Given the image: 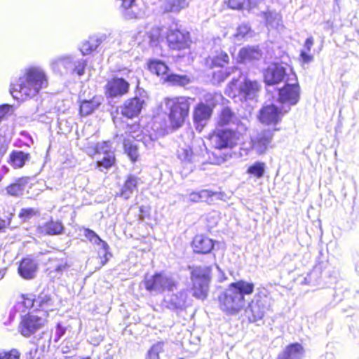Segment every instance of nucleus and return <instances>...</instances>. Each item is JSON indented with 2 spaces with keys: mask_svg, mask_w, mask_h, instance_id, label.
Segmentation results:
<instances>
[{
  "mask_svg": "<svg viewBox=\"0 0 359 359\" xmlns=\"http://www.w3.org/2000/svg\"><path fill=\"white\" fill-rule=\"evenodd\" d=\"M255 290V284L244 280L229 283L217 296L218 308L226 316L238 315L245 307V296L251 295Z\"/></svg>",
  "mask_w": 359,
  "mask_h": 359,
  "instance_id": "nucleus-1",
  "label": "nucleus"
},
{
  "mask_svg": "<svg viewBox=\"0 0 359 359\" xmlns=\"http://www.w3.org/2000/svg\"><path fill=\"white\" fill-rule=\"evenodd\" d=\"M48 86L47 78L41 70L31 67L11 85L10 92L18 101H24L36 95Z\"/></svg>",
  "mask_w": 359,
  "mask_h": 359,
  "instance_id": "nucleus-2",
  "label": "nucleus"
},
{
  "mask_svg": "<svg viewBox=\"0 0 359 359\" xmlns=\"http://www.w3.org/2000/svg\"><path fill=\"white\" fill-rule=\"evenodd\" d=\"M191 98L187 96L168 97L163 100L169 121V128L176 131L188 120L191 108Z\"/></svg>",
  "mask_w": 359,
  "mask_h": 359,
  "instance_id": "nucleus-3",
  "label": "nucleus"
},
{
  "mask_svg": "<svg viewBox=\"0 0 359 359\" xmlns=\"http://www.w3.org/2000/svg\"><path fill=\"white\" fill-rule=\"evenodd\" d=\"M205 138L211 150H231L238 145L241 133L229 128H216Z\"/></svg>",
  "mask_w": 359,
  "mask_h": 359,
  "instance_id": "nucleus-4",
  "label": "nucleus"
},
{
  "mask_svg": "<svg viewBox=\"0 0 359 359\" xmlns=\"http://www.w3.org/2000/svg\"><path fill=\"white\" fill-rule=\"evenodd\" d=\"M87 153L92 158L103 155L95 161V167L100 171H107L117 165L116 151L112 148L110 140H104L88 147Z\"/></svg>",
  "mask_w": 359,
  "mask_h": 359,
  "instance_id": "nucleus-5",
  "label": "nucleus"
},
{
  "mask_svg": "<svg viewBox=\"0 0 359 359\" xmlns=\"http://www.w3.org/2000/svg\"><path fill=\"white\" fill-rule=\"evenodd\" d=\"M230 62L228 53L221 48L215 50L212 55L207 56L204 60V66L207 69L213 71L212 79L217 83L223 82L230 75L227 66Z\"/></svg>",
  "mask_w": 359,
  "mask_h": 359,
  "instance_id": "nucleus-6",
  "label": "nucleus"
},
{
  "mask_svg": "<svg viewBox=\"0 0 359 359\" xmlns=\"http://www.w3.org/2000/svg\"><path fill=\"white\" fill-rule=\"evenodd\" d=\"M272 297L266 289L259 290L248 304L245 314L250 323L262 320L267 311L271 309Z\"/></svg>",
  "mask_w": 359,
  "mask_h": 359,
  "instance_id": "nucleus-7",
  "label": "nucleus"
},
{
  "mask_svg": "<svg viewBox=\"0 0 359 359\" xmlns=\"http://www.w3.org/2000/svg\"><path fill=\"white\" fill-rule=\"evenodd\" d=\"M47 321L46 315L41 316L39 311L33 310L20 316L18 331L24 337L29 338L43 328Z\"/></svg>",
  "mask_w": 359,
  "mask_h": 359,
  "instance_id": "nucleus-8",
  "label": "nucleus"
},
{
  "mask_svg": "<svg viewBox=\"0 0 359 359\" xmlns=\"http://www.w3.org/2000/svg\"><path fill=\"white\" fill-rule=\"evenodd\" d=\"M165 41L168 48L172 51L190 52L192 43L190 33L179 28H169L165 33Z\"/></svg>",
  "mask_w": 359,
  "mask_h": 359,
  "instance_id": "nucleus-9",
  "label": "nucleus"
},
{
  "mask_svg": "<svg viewBox=\"0 0 359 359\" xmlns=\"http://www.w3.org/2000/svg\"><path fill=\"white\" fill-rule=\"evenodd\" d=\"M216 106L213 95H209L205 102L201 101L194 106L192 118L196 130H202L211 118Z\"/></svg>",
  "mask_w": 359,
  "mask_h": 359,
  "instance_id": "nucleus-10",
  "label": "nucleus"
},
{
  "mask_svg": "<svg viewBox=\"0 0 359 359\" xmlns=\"http://www.w3.org/2000/svg\"><path fill=\"white\" fill-rule=\"evenodd\" d=\"M143 285L147 291L156 293L172 292L177 286L175 280L165 276L163 272H156L152 276H145Z\"/></svg>",
  "mask_w": 359,
  "mask_h": 359,
  "instance_id": "nucleus-11",
  "label": "nucleus"
},
{
  "mask_svg": "<svg viewBox=\"0 0 359 359\" xmlns=\"http://www.w3.org/2000/svg\"><path fill=\"white\" fill-rule=\"evenodd\" d=\"M70 267L67 257L58 253L48 258L45 273L51 281L55 282L61 279L63 275L69 271Z\"/></svg>",
  "mask_w": 359,
  "mask_h": 359,
  "instance_id": "nucleus-12",
  "label": "nucleus"
},
{
  "mask_svg": "<svg viewBox=\"0 0 359 359\" xmlns=\"http://www.w3.org/2000/svg\"><path fill=\"white\" fill-rule=\"evenodd\" d=\"M191 280L193 297L198 299H205L209 293L211 280L210 274L202 272L200 269H196L191 271Z\"/></svg>",
  "mask_w": 359,
  "mask_h": 359,
  "instance_id": "nucleus-13",
  "label": "nucleus"
},
{
  "mask_svg": "<svg viewBox=\"0 0 359 359\" xmlns=\"http://www.w3.org/2000/svg\"><path fill=\"white\" fill-rule=\"evenodd\" d=\"M292 83L287 81L278 90V102L282 104L295 105L300 99V86L296 74H294Z\"/></svg>",
  "mask_w": 359,
  "mask_h": 359,
  "instance_id": "nucleus-14",
  "label": "nucleus"
},
{
  "mask_svg": "<svg viewBox=\"0 0 359 359\" xmlns=\"http://www.w3.org/2000/svg\"><path fill=\"white\" fill-rule=\"evenodd\" d=\"M287 111L288 110H283L274 104H266L260 109L258 119L263 125L276 128V126L281 122L283 116Z\"/></svg>",
  "mask_w": 359,
  "mask_h": 359,
  "instance_id": "nucleus-15",
  "label": "nucleus"
},
{
  "mask_svg": "<svg viewBox=\"0 0 359 359\" xmlns=\"http://www.w3.org/2000/svg\"><path fill=\"white\" fill-rule=\"evenodd\" d=\"M130 90V83L123 78L113 76L107 81L104 91L107 98L121 97L127 95Z\"/></svg>",
  "mask_w": 359,
  "mask_h": 359,
  "instance_id": "nucleus-16",
  "label": "nucleus"
},
{
  "mask_svg": "<svg viewBox=\"0 0 359 359\" xmlns=\"http://www.w3.org/2000/svg\"><path fill=\"white\" fill-rule=\"evenodd\" d=\"M286 69L278 62H273L263 71V81L266 86L278 85L285 81Z\"/></svg>",
  "mask_w": 359,
  "mask_h": 359,
  "instance_id": "nucleus-17",
  "label": "nucleus"
},
{
  "mask_svg": "<svg viewBox=\"0 0 359 359\" xmlns=\"http://www.w3.org/2000/svg\"><path fill=\"white\" fill-rule=\"evenodd\" d=\"M145 104V100L138 96L128 98L120 107L121 114L128 119L137 118Z\"/></svg>",
  "mask_w": 359,
  "mask_h": 359,
  "instance_id": "nucleus-18",
  "label": "nucleus"
},
{
  "mask_svg": "<svg viewBox=\"0 0 359 359\" xmlns=\"http://www.w3.org/2000/svg\"><path fill=\"white\" fill-rule=\"evenodd\" d=\"M119 10L126 20H137L144 14L141 0H120Z\"/></svg>",
  "mask_w": 359,
  "mask_h": 359,
  "instance_id": "nucleus-19",
  "label": "nucleus"
},
{
  "mask_svg": "<svg viewBox=\"0 0 359 359\" xmlns=\"http://www.w3.org/2000/svg\"><path fill=\"white\" fill-rule=\"evenodd\" d=\"M215 241L205 234H196L194 236L191 247L193 252L197 255H207L212 252Z\"/></svg>",
  "mask_w": 359,
  "mask_h": 359,
  "instance_id": "nucleus-20",
  "label": "nucleus"
},
{
  "mask_svg": "<svg viewBox=\"0 0 359 359\" xmlns=\"http://www.w3.org/2000/svg\"><path fill=\"white\" fill-rule=\"evenodd\" d=\"M39 234L46 236H59L64 233L65 227L63 222L60 219L50 217L36 228Z\"/></svg>",
  "mask_w": 359,
  "mask_h": 359,
  "instance_id": "nucleus-21",
  "label": "nucleus"
},
{
  "mask_svg": "<svg viewBox=\"0 0 359 359\" xmlns=\"http://www.w3.org/2000/svg\"><path fill=\"white\" fill-rule=\"evenodd\" d=\"M146 69L152 75L165 80L170 72L168 65L163 60L156 58H150L147 61Z\"/></svg>",
  "mask_w": 359,
  "mask_h": 359,
  "instance_id": "nucleus-22",
  "label": "nucleus"
},
{
  "mask_svg": "<svg viewBox=\"0 0 359 359\" xmlns=\"http://www.w3.org/2000/svg\"><path fill=\"white\" fill-rule=\"evenodd\" d=\"M84 236L91 243L95 245H101L104 251L103 257H101V264L104 265L109 260L111 253L109 252V246L108 243L102 240L93 230L85 228L83 229Z\"/></svg>",
  "mask_w": 359,
  "mask_h": 359,
  "instance_id": "nucleus-23",
  "label": "nucleus"
},
{
  "mask_svg": "<svg viewBox=\"0 0 359 359\" xmlns=\"http://www.w3.org/2000/svg\"><path fill=\"white\" fill-rule=\"evenodd\" d=\"M103 97L102 95H95L90 100L79 101V115L86 116L93 113L102 104Z\"/></svg>",
  "mask_w": 359,
  "mask_h": 359,
  "instance_id": "nucleus-24",
  "label": "nucleus"
},
{
  "mask_svg": "<svg viewBox=\"0 0 359 359\" xmlns=\"http://www.w3.org/2000/svg\"><path fill=\"white\" fill-rule=\"evenodd\" d=\"M278 130H280V128H273L272 130H264L257 135L253 142V145L261 152L265 151L272 141L273 133Z\"/></svg>",
  "mask_w": 359,
  "mask_h": 359,
  "instance_id": "nucleus-25",
  "label": "nucleus"
},
{
  "mask_svg": "<svg viewBox=\"0 0 359 359\" xmlns=\"http://www.w3.org/2000/svg\"><path fill=\"white\" fill-rule=\"evenodd\" d=\"M304 354L303 346L297 342L292 343L285 346L278 355L277 359H301Z\"/></svg>",
  "mask_w": 359,
  "mask_h": 359,
  "instance_id": "nucleus-26",
  "label": "nucleus"
},
{
  "mask_svg": "<svg viewBox=\"0 0 359 359\" xmlns=\"http://www.w3.org/2000/svg\"><path fill=\"white\" fill-rule=\"evenodd\" d=\"M140 182L141 180L140 177L131 174L128 175L117 196L124 199H128L132 194L137 189V186Z\"/></svg>",
  "mask_w": 359,
  "mask_h": 359,
  "instance_id": "nucleus-27",
  "label": "nucleus"
},
{
  "mask_svg": "<svg viewBox=\"0 0 359 359\" xmlns=\"http://www.w3.org/2000/svg\"><path fill=\"white\" fill-rule=\"evenodd\" d=\"M37 269V264L33 259L25 257L20 262L18 273L25 279H32L34 278Z\"/></svg>",
  "mask_w": 359,
  "mask_h": 359,
  "instance_id": "nucleus-28",
  "label": "nucleus"
},
{
  "mask_svg": "<svg viewBox=\"0 0 359 359\" xmlns=\"http://www.w3.org/2000/svg\"><path fill=\"white\" fill-rule=\"evenodd\" d=\"M261 88V85L258 81L245 78L243 80V102L256 96Z\"/></svg>",
  "mask_w": 359,
  "mask_h": 359,
  "instance_id": "nucleus-29",
  "label": "nucleus"
},
{
  "mask_svg": "<svg viewBox=\"0 0 359 359\" xmlns=\"http://www.w3.org/2000/svg\"><path fill=\"white\" fill-rule=\"evenodd\" d=\"M225 93L233 100L243 102V81L233 79L226 86Z\"/></svg>",
  "mask_w": 359,
  "mask_h": 359,
  "instance_id": "nucleus-30",
  "label": "nucleus"
},
{
  "mask_svg": "<svg viewBox=\"0 0 359 359\" xmlns=\"http://www.w3.org/2000/svg\"><path fill=\"white\" fill-rule=\"evenodd\" d=\"M235 119H236V115L233 110L228 106L224 107L217 114V126L219 128H225L233 123Z\"/></svg>",
  "mask_w": 359,
  "mask_h": 359,
  "instance_id": "nucleus-31",
  "label": "nucleus"
},
{
  "mask_svg": "<svg viewBox=\"0 0 359 359\" xmlns=\"http://www.w3.org/2000/svg\"><path fill=\"white\" fill-rule=\"evenodd\" d=\"M218 194L217 191H213L209 189H202L200 191H194L189 194V200L192 203H202L205 202L210 203L212 198Z\"/></svg>",
  "mask_w": 359,
  "mask_h": 359,
  "instance_id": "nucleus-32",
  "label": "nucleus"
},
{
  "mask_svg": "<svg viewBox=\"0 0 359 359\" xmlns=\"http://www.w3.org/2000/svg\"><path fill=\"white\" fill-rule=\"evenodd\" d=\"M29 180V177L27 176L16 179L13 183L6 187V190L7 194L12 196H18L22 194Z\"/></svg>",
  "mask_w": 359,
  "mask_h": 359,
  "instance_id": "nucleus-33",
  "label": "nucleus"
},
{
  "mask_svg": "<svg viewBox=\"0 0 359 359\" xmlns=\"http://www.w3.org/2000/svg\"><path fill=\"white\" fill-rule=\"evenodd\" d=\"M30 160V154L22 151H13L9 155L8 163L14 168H22Z\"/></svg>",
  "mask_w": 359,
  "mask_h": 359,
  "instance_id": "nucleus-34",
  "label": "nucleus"
},
{
  "mask_svg": "<svg viewBox=\"0 0 359 359\" xmlns=\"http://www.w3.org/2000/svg\"><path fill=\"white\" fill-rule=\"evenodd\" d=\"M135 141L130 138L123 139V151L133 163L137 161L139 159L138 146L135 143Z\"/></svg>",
  "mask_w": 359,
  "mask_h": 359,
  "instance_id": "nucleus-35",
  "label": "nucleus"
},
{
  "mask_svg": "<svg viewBox=\"0 0 359 359\" xmlns=\"http://www.w3.org/2000/svg\"><path fill=\"white\" fill-rule=\"evenodd\" d=\"M144 135L143 128L139 121L126 125L125 137L123 138H130L133 140H140Z\"/></svg>",
  "mask_w": 359,
  "mask_h": 359,
  "instance_id": "nucleus-36",
  "label": "nucleus"
},
{
  "mask_svg": "<svg viewBox=\"0 0 359 359\" xmlns=\"http://www.w3.org/2000/svg\"><path fill=\"white\" fill-rule=\"evenodd\" d=\"M39 308L34 309V311H39V313L41 316L46 315V319H47L49 312L53 311V300L50 295L39 297Z\"/></svg>",
  "mask_w": 359,
  "mask_h": 359,
  "instance_id": "nucleus-37",
  "label": "nucleus"
},
{
  "mask_svg": "<svg viewBox=\"0 0 359 359\" xmlns=\"http://www.w3.org/2000/svg\"><path fill=\"white\" fill-rule=\"evenodd\" d=\"M164 82L172 86H184L189 84L191 80L187 75L168 73L167 76L165 77Z\"/></svg>",
  "mask_w": 359,
  "mask_h": 359,
  "instance_id": "nucleus-38",
  "label": "nucleus"
},
{
  "mask_svg": "<svg viewBox=\"0 0 359 359\" xmlns=\"http://www.w3.org/2000/svg\"><path fill=\"white\" fill-rule=\"evenodd\" d=\"M256 5L255 0H228V6L233 10H250Z\"/></svg>",
  "mask_w": 359,
  "mask_h": 359,
  "instance_id": "nucleus-39",
  "label": "nucleus"
},
{
  "mask_svg": "<svg viewBox=\"0 0 359 359\" xmlns=\"http://www.w3.org/2000/svg\"><path fill=\"white\" fill-rule=\"evenodd\" d=\"M186 0H165L164 11L165 12H179L186 6Z\"/></svg>",
  "mask_w": 359,
  "mask_h": 359,
  "instance_id": "nucleus-40",
  "label": "nucleus"
},
{
  "mask_svg": "<svg viewBox=\"0 0 359 359\" xmlns=\"http://www.w3.org/2000/svg\"><path fill=\"white\" fill-rule=\"evenodd\" d=\"M40 215V211L36 208H23L18 213V217L22 222H27L32 218Z\"/></svg>",
  "mask_w": 359,
  "mask_h": 359,
  "instance_id": "nucleus-41",
  "label": "nucleus"
},
{
  "mask_svg": "<svg viewBox=\"0 0 359 359\" xmlns=\"http://www.w3.org/2000/svg\"><path fill=\"white\" fill-rule=\"evenodd\" d=\"M247 172L257 178H261L264 176L265 172V163L264 162L257 161L248 168Z\"/></svg>",
  "mask_w": 359,
  "mask_h": 359,
  "instance_id": "nucleus-42",
  "label": "nucleus"
},
{
  "mask_svg": "<svg viewBox=\"0 0 359 359\" xmlns=\"http://www.w3.org/2000/svg\"><path fill=\"white\" fill-rule=\"evenodd\" d=\"M163 27H155L149 33L151 43H157L163 39Z\"/></svg>",
  "mask_w": 359,
  "mask_h": 359,
  "instance_id": "nucleus-43",
  "label": "nucleus"
},
{
  "mask_svg": "<svg viewBox=\"0 0 359 359\" xmlns=\"http://www.w3.org/2000/svg\"><path fill=\"white\" fill-rule=\"evenodd\" d=\"M21 353L17 348L0 351V359H20Z\"/></svg>",
  "mask_w": 359,
  "mask_h": 359,
  "instance_id": "nucleus-44",
  "label": "nucleus"
},
{
  "mask_svg": "<svg viewBox=\"0 0 359 359\" xmlns=\"http://www.w3.org/2000/svg\"><path fill=\"white\" fill-rule=\"evenodd\" d=\"M35 298L32 294H22L20 304L23 306V311L32 309L34 305Z\"/></svg>",
  "mask_w": 359,
  "mask_h": 359,
  "instance_id": "nucleus-45",
  "label": "nucleus"
},
{
  "mask_svg": "<svg viewBox=\"0 0 359 359\" xmlns=\"http://www.w3.org/2000/svg\"><path fill=\"white\" fill-rule=\"evenodd\" d=\"M97 47V45L94 41L88 40L83 43L81 47V51L83 54H90L95 51Z\"/></svg>",
  "mask_w": 359,
  "mask_h": 359,
  "instance_id": "nucleus-46",
  "label": "nucleus"
},
{
  "mask_svg": "<svg viewBox=\"0 0 359 359\" xmlns=\"http://www.w3.org/2000/svg\"><path fill=\"white\" fill-rule=\"evenodd\" d=\"M231 155L228 154H212V163L216 165H221L226 162L229 158H231Z\"/></svg>",
  "mask_w": 359,
  "mask_h": 359,
  "instance_id": "nucleus-47",
  "label": "nucleus"
},
{
  "mask_svg": "<svg viewBox=\"0 0 359 359\" xmlns=\"http://www.w3.org/2000/svg\"><path fill=\"white\" fill-rule=\"evenodd\" d=\"M12 220V214L1 217H0V233L5 231V230L10 226Z\"/></svg>",
  "mask_w": 359,
  "mask_h": 359,
  "instance_id": "nucleus-48",
  "label": "nucleus"
},
{
  "mask_svg": "<svg viewBox=\"0 0 359 359\" xmlns=\"http://www.w3.org/2000/svg\"><path fill=\"white\" fill-rule=\"evenodd\" d=\"M254 51L251 48H243L239 51V57L243 60L250 59Z\"/></svg>",
  "mask_w": 359,
  "mask_h": 359,
  "instance_id": "nucleus-49",
  "label": "nucleus"
},
{
  "mask_svg": "<svg viewBox=\"0 0 359 359\" xmlns=\"http://www.w3.org/2000/svg\"><path fill=\"white\" fill-rule=\"evenodd\" d=\"M11 106L4 104L0 106V121H1L10 112Z\"/></svg>",
  "mask_w": 359,
  "mask_h": 359,
  "instance_id": "nucleus-50",
  "label": "nucleus"
},
{
  "mask_svg": "<svg viewBox=\"0 0 359 359\" xmlns=\"http://www.w3.org/2000/svg\"><path fill=\"white\" fill-rule=\"evenodd\" d=\"M55 327H56V331H55V341H57L65 334L66 328L62 327L61 325V324H60V323H57Z\"/></svg>",
  "mask_w": 359,
  "mask_h": 359,
  "instance_id": "nucleus-51",
  "label": "nucleus"
},
{
  "mask_svg": "<svg viewBox=\"0 0 359 359\" xmlns=\"http://www.w3.org/2000/svg\"><path fill=\"white\" fill-rule=\"evenodd\" d=\"M86 66V65L84 62H79L73 69L74 73L79 76L83 75L85 72Z\"/></svg>",
  "mask_w": 359,
  "mask_h": 359,
  "instance_id": "nucleus-52",
  "label": "nucleus"
},
{
  "mask_svg": "<svg viewBox=\"0 0 359 359\" xmlns=\"http://www.w3.org/2000/svg\"><path fill=\"white\" fill-rule=\"evenodd\" d=\"M299 56L302 62L304 64H308L313 60V56L312 55L308 54L304 50L301 51Z\"/></svg>",
  "mask_w": 359,
  "mask_h": 359,
  "instance_id": "nucleus-53",
  "label": "nucleus"
},
{
  "mask_svg": "<svg viewBox=\"0 0 359 359\" xmlns=\"http://www.w3.org/2000/svg\"><path fill=\"white\" fill-rule=\"evenodd\" d=\"M147 359H160L159 353L154 346L151 347L149 351Z\"/></svg>",
  "mask_w": 359,
  "mask_h": 359,
  "instance_id": "nucleus-54",
  "label": "nucleus"
},
{
  "mask_svg": "<svg viewBox=\"0 0 359 359\" xmlns=\"http://www.w3.org/2000/svg\"><path fill=\"white\" fill-rule=\"evenodd\" d=\"M313 43L314 40L313 36H309L305 40L304 46L307 51H310Z\"/></svg>",
  "mask_w": 359,
  "mask_h": 359,
  "instance_id": "nucleus-55",
  "label": "nucleus"
},
{
  "mask_svg": "<svg viewBox=\"0 0 359 359\" xmlns=\"http://www.w3.org/2000/svg\"><path fill=\"white\" fill-rule=\"evenodd\" d=\"M6 274V269H0V279H2Z\"/></svg>",
  "mask_w": 359,
  "mask_h": 359,
  "instance_id": "nucleus-56",
  "label": "nucleus"
},
{
  "mask_svg": "<svg viewBox=\"0 0 359 359\" xmlns=\"http://www.w3.org/2000/svg\"><path fill=\"white\" fill-rule=\"evenodd\" d=\"M140 210L141 212H143V207H140Z\"/></svg>",
  "mask_w": 359,
  "mask_h": 359,
  "instance_id": "nucleus-57",
  "label": "nucleus"
},
{
  "mask_svg": "<svg viewBox=\"0 0 359 359\" xmlns=\"http://www.w3.org/2000/svg\"><path fill=\"white\" fill-rule=\"evenodd\" d=\"M184 57V55H178V57Z\"/></svg>",
  "mask_w": 359,
  "mask_h": 359,
  "instance_id": "nucleus-58",
  "label": "nucleus"
},
{
  "mask_svg": "<svg viewBox=\"0 0 359 359\" xmlns=\"http://www.w3.org/2000/svg\"><path fill=\"white\" fill-rule=\"evenodd\" d=\"M104 359H113L111 357L105 358Z\"/></svg>",
  "mask_w": 359,
  "mask_h": 359,
  "instance_id": "nucleus-59",
  "label": "nucleus"
},
{
  "mask_svg": "<svg viewBox=\"0 0 359 359\" xmlns=\"http://www.w3.org/2000/svg\"><path fill=\"white\" fill-rule=\"evenodd\" d=\"M34 353H36V352H37V348H35V349L34 350Z\"/></svg>",
  "mask_w": 359,
  "mask_h": 359,
  "instance_id": "nucleus-60",
  "label": "nucleus"
}]
</instances>
